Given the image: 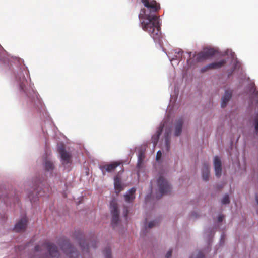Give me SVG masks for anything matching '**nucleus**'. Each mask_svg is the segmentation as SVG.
<instances>
[{"instance_id": "7ed1b4c3", "label": "nucleus", "mask_w": 258, "mask_h": 258, "mask_svg": "<svg viewBox=\"0 0 258 258\" xmlns=\"http://www.w3.org/2000/svg\"><path fill=\"white\" fill-rule=\"evenodd\" d=\"M59 245L63 252L69 258H78V251L72 246L68 239H62L59 242Z\"/></svg>"}, {"instance_id": "bb28decb", "label": "nucleus", "mask_w": 258, "mask_h": 258, "mask_svg": "<svg viewBox=\"0 0 258 258\" xmlns=\"http://www.w3.org/2000/svg\"><path fill=\"white\" fill-rule=\"evenodd\" d=\"M209 66V64L202 68L201 69V72L204 73L209 70H211L210 67Z\"/></svg>"}, {"instance_id": "0eeeda50", "label": "nucleus", "mask_w": 258, "mask_h": 258, "mask_svg": "<svg viewBox=\"0 0 258 258\" xmlns=\"http://www.w3.org/2000/svg\"><path fill=\"white\" fill-rule=\"evenodd\" d=\"M122 164L121 162L115 161L111 162L110 164H106L100 166V169L102 171L103 175L105 174L106 172H112L115 171L116 167Z\"/></svg>"}, {"instance_id": "c85d7f7f", "label": "nucleus", "mask_w": 258, "mask_h": 258, "mask_svg": "<svg viewBox=\"0 0 258 258\" xmlns=\"http://www.w3.org/2000/svg\"><path fill=\"white\" fill-rule=\"evenodd\" d=\"M161 156H162V152H161V151H158L157 153V155H156V160L157 161L159 160L161 158Z\"/></svg>"}, {"instance_id": "58836bf2", "label": "nucleus", "mask_w": 258, "mask_h": 258, "mask_svg": "<svg viewBox=\"0 0 258 258\" xmlns=\"http://www.w3.org/2000/svg\"><path fill=\"white\" fill-rule=\"evenodd\" d=\"M189 60H187V63H189Z\"/></svg>"}, {"instance_id": "5701e85b", "label": "nucleus", "mask_w": 258, "mask_h": 258, "mask_svg": "<svg viewBox=\"0 0 258 258\" xmlns=\"http://www.w3.org/2000/svg\"><path fill=\"white\" fill-rule=\"evenodd\" d=\"M125 200L127 202H132L135 199V196H132L128 194L124 196Z\"/></svg>"}, {"instance_id": "4c0bfd02", "label": "nucleus", "mask_w": 258, "mask_h": 258, "mask_svg": "<svg viewBox=\"0 0 258 258\" xmlns=\"http://www.w3.org/2000/svg\"><path fill=\"white\" fill-rule=\"evenodd\" d=\"M255 200H256V201L257 204V205H258V195H256L255 196Z\"/></svg>"}, {"instance_id": "f3484780", "label": "nucleus", "mask_w": 258, "mask_h": 258, "mask_svg": "<svg viewBox=\"0 0 258 258\" xmlns=\"http://www.w3.org/2000/svg\"><path fill=\"white\" fill-rule=\"evenodd\" d=\"M195 57L196 62H201L208 59L204 51L199 52Z\"/></svg>"}, {"instance_id": "a878e982", "label": "nucleus", "mask_w": 258, "mask_h": 258, "mask_svg": "<svg viewBox=\"0 0 258 258\" xmlns=\"http://www.w3.org/2000/svg\"><path fill=\"white\" fill-rule=\"evenodd\" d=\"M165 144H166L167 150H169V148H170V141H169L168 135L166 137Z\"/></svg>"}, {"instance_id": "412c9836", "label": "nucleus", "mask_w": 258, "mask_h": 258, "mask_svg": "<svg viewBox=\"0 0 258 258\" xmlns=\"http://www.w3.org/2000/svg\"><path fill=\"white\" fill-rule=\"evenodd\" d=\"M103 253L105 258H111V249L109 247H107L103 250Z\"/></svg>"}, {"instance_id": "f257e3e1", "label": "nucleus", "mask_w": 258, "mask_h": 258, "mask_svg": "<svg viewBox=\"0 0 258 258\" xmlns=\"http://www.w3.org/2000/svg\"><path fill=\"white\" fill-rule=\"evenodd\" d=\"M146 9L143 8L138 15L140 26L148 33L155 42L160 43L162 38L159 17L157 13L160 5L155 0H141Z\"/></svg>"}, {"instance_id": "9d476101", "label": "nucleus", "mask_w": 258, "mask_h": 258, "mask_svg": "<svg viewBox=\"0 0 258 258\" xmlns=\"http://www.w3.org/2000/svg\"><path fill=\"white\" fill-rule=\"evenodd\" d=\"M214 166L215 175L217 177H219L222 174V164L221 160L218 156L214 158Z\"/></svg>"}, {"instance_id": "f704fd0d", "label": "nucleus", "mask_w": 258, "mask_h": 258, "mask_svg": "<svg viewBox=\"0 0 258 258\" xmlns=\"http://www.w3.org/2000/svg\"><path fill=\"white\" fill-rule=\"evenodd\" d=\"M143 161V159H142V154H141L140 155V156H139V160H138V164H141Z\"/></svg>"}, {"instance_id": "dca6fc26", "label": "nucleus", "mask_w": 258, "mask_h": 258, "mask_svg": "<svg viewBox=\"0 0 258 258\" xmlns=\"http://www.w3.org/2000/svg\"><path fill=\"white\" fill-rule=\"evenodd\" d=\"M226 63V60H222L218 62H212L209 64L211 70L217 69L221 68Z\"/></svg>"}, {"instance_id": "9b49d317", "label": "nucleus", "mask_w": 258, "mask_h": 258, "mask_svg": "<svg viewBox=\"0 0 258 258\" xmlns=\"http://www.w3.org/2000/svg\"><path fill=\"white\" fill-rule=\"evenodd\" d=\"M202 178L204 181H207L209 178L210 166L208 163H204L202 168Z\"/></svg>"}, {"instance_id": "1a4fd4ad", "label": "nucleus", "mask_w": 258, "mask_h": 258, "mask_svg": "<svg viewBox=\"0 0 258 258\" xmlns=\"http://www.w3.org/2000/svg\"><path fill=\"white\" fill-rule=\"evenodd\" d=\"M28 219L26 216L22 217L15 226L14 230L16 232H19L24 231L27 227Z\"/></svg>"}, {"instance_id": "393cba45", "label": "nucleus", "mask_w": 258, "mask_h": 258, "mask_svg": "<svg viewBox=\"0 0 258 258\" xmlns=\"http://www.w3.org/2000/svg\"><path fill=\"white\" fill-rule=\"evenodd\" d=\"M183 53V51L182 50H179L178 52H175V54H177L175 57V59H177V60H179L180 59H181V57H182V54Z\"/></svg>"}, {"instance_id": "c756f323", "label": "nucleus", "mask_w": 258, "mask_h": 258, "mask_svg": "<svg viewBox=\"0 0 258 258\" xmlns=\"http://www.w3.org/2000/svg\"><path fill=\"white\" fill-rule=\"evenodd\" d=\"M136 192V188L134 187L130 189L128 192V194L131 195L132 196H135V194Z\"/></svg>"}, {"instance_id": "39448f33", "label": "nucleus", "mask_w": 258, "mask_h": 258, "mask_svg": "<svg viewBox=\"0 0 258 258\" xmlns=\"http://www.w3.org/2000/svg\"><path fill=\"white\" fill-rule=\"evenodd\" d=\"M110 209L112 215L111 224L115 228L119 222V212L117 204L115 200H112L110 204Z\"/></svg>"}, {"instance_id": "cd10ccee", "label": "nucleus", "mask_w": 258, "mask_h": 258, "mask_svg": "<svg viewBox=\"0 0 258 258\" xmlns=\"http://www.w3.org/2000/svg\"><path fill=\"white\" fill-rule=\"evenodd\" d=\"M156 224V221H152L149 222L148 224V228H151L153 227Z\"/></svg>"}, {"instance_id": "a211bd4d", "label": "nucleus", "mask_w": 258, "mask_h": 258, "mask_svg": "<svg viewBox=\"0 0 258 258\" xmlns=\"http://www.w3.org/2000/svg\"><path fill=\"white\" fill-rule=\"evenodd\" d=\"M44 167L45 170L48 171H51L54 169V165L53 163L49 160H46L44 163Z\"/></svg>"}, {"instance_id": "20e7f679", "label": "nucleus", "mask_w": 258, "mask_h": 258, "mask_svg": "<svg viewBox=\"0 0 258 258\" xmlns=\"http://www.w3.org/2000/svg\"><path fill=\"white\" fill-rule=\"evenodd\" d=\"M157 186L159 191L161 195L158 196V198H160L164 195H168L171 191V187L168 181L162 176H160L157 180Z\"/></svg>"}, {"instance_id": "423d86ee", "label": "nucleus", "mask_w": 258, "mask_h": 258, "mask_svg": "<svg viewBox=\"0 0 258 258\" xmlns=\"http://www.w3.org/2000/svg\"><path fill=\"white\" fill-rule=\"evenodd\" d=\"M42 247L47 249L49 255L54 258H60V254L58 250L57 247L56 245L49 242H45L44 243Z\"/></svg>"}, {"instance_id": "f8f14e48", "label": "nucleus", "mask_w": 258, "mask_h": 258, "mask_svg": "<svg viewBox=\"0 0 258 258\" xmlns=\"http://www.w3.org/2000/svg\"><path fill=\"white\" fill-rule=\"evenodd\" d=\"M183 122V119L182 118H180L176 120L174 132L175 136H179L181 134Z\"/></svg>"}, {"instance_id": "2f4dec72", "label": "nucleus", "mask_w": 258, "mask_h": 258, "mask_svg": "<svg viewBox=\"0 0 258 258\" xmlns=\"http://www.w3.org/2000/svg\"><path fill=\"white\" fill-rule=\"evenodd\" d=\"M172 255V251L169 250L167 252L166 255V258H170Z\"/></svg>"}, {"instance_id": "e433bc0d", "label": "nucleus", "mask_w": 258, "mask_h": 258, "mask_svg": "<svg viewBox=\"0 0 258 258\" xmlns=\"http://www.w3.org/2000/svg\"><path fill=\"white\" fill-rule=\"evenodd\" d=\"M41 247L39 245H37L35 247V250L36 251H39L40 250Z\"/></svg>"}, {"instance_id": "4be33fe9", "label": "nucleus", "mask_w": 258, "mask_h": 258, "mask_svg": "<svg viewBox=\"0 0 258 258\" xmlns=\"http://www.w3.org/2000/svg\"><path fill=\"white\" fill-rule=\"evenodd\" d=\"M43 185L42 183H37L36 184V187L35 188V190L37 193L38 195L40 196H42V195L41 194V191L39 190V188H41V186Z\"/></svg>"}, {"instance_id": "7c9ffc66", "label": "nucleus", "mask_w": 258, "mask_h": 258, "mask_svg": "<svg viewBox=\"0 0 258 258\" xmlns=\"http://www.w3.org/2000/svg\"><path fill=\"white\" fill-rule=\"evenodd\" d=\"M204 255L203 254V253L202 252H199L198 253L196 258H204ZM191 258H193V257H191Z\"/></svg>"}, {"instance_id": "f03ea898", "label": "nucleus", "mask_w": 258, "mask_h": 258, "mask_svg": "<svg viewBox=\"0 0 258 258\" xmlns=\"http://www.w3.org/2000/svg\"><path fill=\"white\" fill-rule=\"evenodd\" d=\"M249 91L251 92L250 97L249 107L254 108L255 110H258V91L256 90L254 83L250 84ZM254 128L256 132H258V112L254 119Z\"/></svg>"}, {"instance_id": "2eb2a0df", "label": "nucleus", "mask_w": 258, "mask_h": 258, "mask_svg": "<svg viewBox=\"0 0 258 258\" xmlns=\"http://www.w3.org/2000/svg\"><path fill=\"white\" fill-rule=\"evenodd\" d=\"M163 126L159 127L156 131V134L152 136V140L153 142L154 146H156L159 138V136L163 131Z\"/></svg>"}, {"instance_id": "6e6552de", "label": "nucleus", "mask_w": 258, "mask_h": 258, "mask_svg": "<svg viewBox=\"0 0 258 258\" xmlns=\"http://www.w3.org/2000/svg\"><path fill=\"white\" fill-rule=\"evenodd\" d=\"M58 151L60 155L62 163L68 164L70 163L72 157L71 154L66 150L63 145H61L58 147Z\"/></svg>"}, {"instance_id": "72a5a7b5", "label": "nucleus", "mask_w": 258, "mask_h": 258, "mask_svg": "<svg viewBox=\"0 0 258 258\" xmlns=\"http://www.w3.org/2000/svg\"><path fill=\"white\" fill-rule=\"evenodd\" d=\"M128 210L127 209V208H125L124 209V217L126 218L127 216V215H128Z\"/></svg>"}, {"instance_id": "473e14b6", "label": "nucleus", "mask_w": 258, "mask_h": 258, "mask_svg": "<svg viewBox=\"0 0 258 258\" xmlns=\"http://www.w3.org/2000/svg\"><path fill=\"white\" fill-rule=\"evenodd\" d=\"M20 87L22 90L25 91V84L24 81H22V82L20 83Z\"/></svg>"}, {"instance_id": "aec40b11", "label": "nucleus", "mask_w": 258, "mask_h": 258, "mask_svg": "<svg viewBox=\"0 0 258 258\" xmlns=\"http://www.w3.org/2000/svg\"><path fill=\"white\" fill-rule=\"evenodd\" d=\"M207 58L213 56L215 54V51L213 49H209L204 51Z\"/></svg>"}, {"instance_id": "c9c22d12", "label": "nucleus", "mask_w": 258, "mask_h": 258, "mask_svg": "<svg viewBox=\"0 0 258 258\" xmlns=\"http://www.w3.org/2000/svg\"><path fill=\"white\" fill-rule=\"evenodd\" d=\"M224 218V216L222 215H219L218 217V222H222L223 220V219Z\"/></svg>"}, {"instance_id": "6ab92c4d", "label": "nucleus", "mask_w": 258, "mask_h": 258, "mask_svg": "<svg viewBox=\"0 0 258 258\" xmlns=\"http://www.w3.org/2000/svg\"><path fill=\"white\" fill-rule=\"evenodd\" d=\"M79 244L83 251H86L87 252H88L89 246L85 240L81 239L79 241Z\"/></svg>"}, {"instance_id": "ddd939ff", "label": "nucleus", "mask_w": 258, "mask_h": 258, "mask_svg": "<svg viewBox=\"0 0 258 258\" xmlns=\"http://www.w3.org/2000/svg\"><path fill=\"white\" fill-rule=\"evenodd\" d=\"M232 96V92L231 91L226 90L224 96L222 98L221 107H225Z\"/></svg>"}, {"instance_id": "b1692460", "label": "nucleus", "mask_w": 258, "mask_h": 258, "mask_svg": "<svg viewBox=\"0 0 258 258\" xmlns=\"http://www.w3.org/2000/svg\"><path fill=\"white\" fill-rule=\"evenodd\" d=\"M230 202L228 195H225L222 199L221 203L222 204H228Z\"/></svg>"}, {"instance_id": "4468645a", "label": "nucleus", "mask_w": 258, "mask_h": 258, "mask_svg": "<svg viewBox=\"0 0 258 258\" xmlns=\"http://www.w3.org/2000/svg\"><path fill=\"white\" fill-rule=\"evenodd\" d=\"M114 180L115 192L118 194L123 189V187L121 185L120 178L118 175L115 176Z\"/></svg>"}]
</instances>
